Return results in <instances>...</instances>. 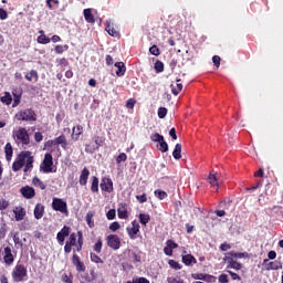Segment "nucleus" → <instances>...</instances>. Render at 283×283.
<instances>
[{
    "label": "nucleus",
    "instance_id": "obj_9",
    "mask_svg": "<svg viewBox=\"0 0 283 283\" xmlns=\"http://www.w3.org/2000/svg\"><path fill=\"white\" fill-rule=\"evenodd\" d=\"M106 241H107V245L111 249H114V251H118V249H120V238H118V235L111 234L106 238Z\"/></svg>",
    "mask_w": 283,
    "mask_h": 283
},
{
    "label": "nucleus",
    "instance_id": "obj_60",
    "mask_svg": "<svg viewBox=\"0 0 283 283\" xmlns=\"http://www.w3.org/2000/svg\"><path fill=\"white\" fill-rule=\"evenodd\" d=\"M132 260L133 262H140V254L136 253V252H132Z\"/></svg>",
    "mask_w": 283,
    "mask_h": 283
},
{
    "label": "nucleus",
    "instance_id": "obj_17",
    "mask_svg": "<svg viewBox=\"0 0 283 283\" xmlns=\"http://www.w3.org/2000/svg\"><path fill=\"white\" fill-rule=\"evenodd\" d=\"M88 178H90V169H87V167H84L80 175V185L82 187H85V185H87Z\"/></svg>",
    "mask_w": 283,
    "mask_h": 283
},
{
    "label": "nucleus",
    "instance_id": "obj_12",
    "mask_svg": "<svg viewBox=\"0 0 283 283\" xmlns=\"http://www.w3.org/2000/svg\"><path fill=\"white\" fill-rule=\"evenodd\" d=\"M102 191H106L107 193H112L114 191V181L109 178H103L99 185Z\"/></svg>",
    "mask_w": 283,
    "mask_h": 283
},
{
    "label": "nucleus",
    "instance_id": "obj_56",
    "mask_svg": "<svg viewBox=\"0 0 283 283\" xmlns=\"http://www.w3.org/2000/svg\"><path fill=\"white\" fill-rule=\"evenodd\" d=\"M9 206L10 203L6 199H0V211L6 210V208Z\"/></svg>",
    "mask_w": 283,
    "mask_h": 283
},
{
    "label": "nucleus",
    "instance_id": "obj_59",
    "mask_svg": "<svg viewBox=\"0 0 283 283\" xmlns=\"http://www.w3.org/2000/svg\"><path fill=\"white\" fill-rule=\"evenodd\" d=\"M219 282H220V283H229V275H227V274H220V275H219Z\"/></svg>",
    "mask_w": 283,
    "mask_h": 283
},
{
    "label": "nucleus",
    "instance_id": "obj_2",
    "mask_svg": "<svg viewBox=\"0 0 283 283\" xmlns=\"http://www.w3.org/2000/svg\"><path fill=\"white\" fill-rule=\"evenodd\" d=\"M13 138L15 139L17 145H22L23 149L30 147V134H28V129L19 128L13 132Z\"/></svg>",
    "mask_w": 283,
    "mask_h": 283
},
{
    "label": "nucleus",
    "instance_id": "obj_27",
    "mask_svg": "<svg viewBox=\"0 0 283 283\" xmlns=\"http://www.w3.org/2000/svg\"><path fill=\"white\" fill-rule=\"evenodd\" d=\"M208 181L209 185H211L212 187H220V182L218 181V176L216 175V172L209 174Z\"/></svg>",
    "mask_w": 283,
    "mask_h": 283
},
{
    "label": "nucleus",
    "instance_id": "obj_20",
    "mask_svg": "<svg viewBox=\"0 0 283 283\" xmlns=\"http://www.w3.org/2000/svg\"><path fill=\"white\" fill-rule=\"evenodd\" d=\"M224 262L228 263V269H234L235 271H240V269H242V263H239L238 261L228 258V259H223Z\"/></svg>",
    "mask_w": 283,
    "mask_h": 283
},
{
    "label": "nucleus",
    "instance_id": "obj_55",
    "mask_svg": "<svg viewBox=\"0 0 283 283\" xmlns=\"http://www.w3.org/2000/svg\"><path fill=\"white\" fill-rule=\"evenodd\" d=\"M136 200H138V202H140V205H143L144 202L147 201V195L146 193L137 195Z\"/></svg>",
    "mask_w": 283,
    "mask_h": 283
},
{
    "label": "nucleus",
    "instance_id": "obj_41",
    "mask_svg": "<svg viewBox=\"0 0 283 283\" xmlns=\"http://www.w3.org/2000/svg\"><path fill=\"white\" fill-rule=\"evenodd\" d=\"M67 50H70V46L67 44L55 46V53L56 54H63V52H67Z\"/></svg>",
    "mask_w": 283,
    "mask_h": 283
},
{
    "label": "nucleus",
    "instance_id": "obj_25",
    "mask_svg": "<svg viewBox=\"0 0 283 283\" xmlns=\"http://www.w3.org/2000/svg\"><path fill=\"white\" fill-rule=\"evenodd\" d=\"M52 145H61V147L65 149V147H67V139L64 135H61L52 142Z\"/></svg>",
    "mask_w": 283,
    "mask_h": 283
},
{
    "label": "nucleus",
    "instance_id": "obj_47",
    "mask_svg": "<svg viewBox=\"0 0 283 283\" xmlns=\"http://www.w3.org/2000/svg\"><path fill=\"white\" fill-rule=\"evenodd\" d=\"M149 52L153 56H160V49L157 45L150 46Z\"/></svg>",
    "mask_w": 283,
    "mask_h": 283
},
{
    "label": "nucleus",
    "instance_id": "obj_34",
    "mask_svg": "<svg viewBox=\"0 0 283 283\" xmlns=\"http://www.w3.org/2000/svg\"><path fill=\"white\" fill-rule=\"evenodd\" d=\"M150 220H151V217L149 214H147V213L139 214V222L144 227H147V224L149 223Z\"/></svg>",
    "mask_w": 283,
    "mask_h": 283
},
{
    "label": "nucleus",
    "instance_id": "obj_57",
    "mask_svg": "<svg viewBox=\"0 0 283 283\" xmlns=\"http://www.w3.org/2000/svg\"><path fill=\"white\" fill-rule=\"evenodd\" d=\"M109 229L111 231H118V229H120V223H118V221H115L111 223Z\"/></svg>",
    "mask_w": 283,
    "mask_h": 283
},
{
    "label": "nucleus",
    "instance_id": "obj_46",
    "mask_svg": "<svg viewBox=\"0 0 283 283\" xmlns=\"http://www.w3.org/2000/svg\"><path fill=\"white\" fill-rule=\"evenodd\" d=\"M93 249L95 253H101V251H103V240L98 239Z\"/></svg>",
    "mask_w": 283,
    "mask_h": 283
},
{
    "label": "nucleus",
    "instance_id": "obj_48",
    "mask_svg": "<svg viewBox=\"0 0 283 283\" xmlns=\"http://www.w3.org/2000/svg\"><path fill=\"white\" fill-rule=\"evenodd\" d=\"M91 260L95 264H103V259H101V256L96 255L95 253H91Z\"/></svg>",
    "mask_w": 283,
    "mask_h": 283
},
{
    "label": "nucleus",
    "instance_id": "obj_51",
    "mask_svg": "<svg viewBox=\"0 0 283 283\" xmlns=\"http://www.w3.org/2000/svg\"><path fill=\"white\" fill-rule=\"evenodd\" d=\"M127 283H149V280L145 277H137V279H134L133 281H127Z\"/></svg>",
    "mask_w": 283,
    "mask_h": 283
},
{
    "label": "nucleus",
    "instance_id": "obj_42",
    "mask_svg": "<svg viewBox=\"0 0 283 283\" xmlns=\"http://www.w3.org/2000/svg\"><path fill=\"white\" fill-rule=\"evenodd\" d=\"M155 197L158 198V200H165L167 198V192L164 190L157 189L155 190Z\"/></svg>",
    "mask_w": 283,
    "mask_h": 283
},
{
    "label": "nucleus",
    "instance_id": "obj_37",
    "mask_svg": "<svg viewBox=\"0 0 283 283\" xmlns=\"http://www.w3.org/2000/svg\"><path fill=\"white\" fill-rule=\"evenodd\" d=\"M91 191L93 193H98V179L95 176L92 178Z\"/></svg>",
    "mask_w": 283,
    "mask_h": 283
},
{
    "label": "nucleus",
    "instance_id": "obj_40",
    "mask_svg": "<svg viewBox=\"0 0 283 283\" xmlns=\"http://www.w3.org/2000/svg\"><path fill=\"white\" fill-rule=\"evenodd\" d=\"M93 218H94V212L93 211H88L86 213V222H87L88 227H91V228L94 227Z\"/></svg>",
    "mask_w": 283,
    "mask_h": 283
},
{
    "label": "nucleus",
    "instance_id": "obj_19",
    "mask_svg": "<svg viewBox=\"0 0 283 283\" xmlns=\"http://www.w3.org/2000/svg\"><path fill=\"white\" fill-rule=\"evenodd\" d=\"M33 213L35 220H41V218H43V213H45V207L41 203H38L34 208Z\"/></svg>",
    "mask_w": 283,
    "mask_h": 283
},
{
    "label": "nucleus",
    "instance_id": "obj_64",
    "mask_svg": "<svg viewBox=\"0 0 283 283\" xmlns=\"http://www.w3.org/2000/svg\"><path fill=\"white\" fill-rule=\"evenodd\" d=\"M212 63L216 65V67H220V56L214 55L212 57Z\"/></svg>",
    "mask_w": 283,
    "mask_h": 283
},
{
    "label": "nucleus",
    "instance_id": "obj_33",
    "mask_svg": "<svg viewBox=\"0 0 283 283\" xmlns=\"http://www.w3.org/2000/svg\"><path fill=\"white\" fill-rule=\"evenodd\" d=\"M13 242L17 249H23V241L19 237V232L13 233Z\"/></svg>",
    "mask_w": 283,
    "mask_h": 283
},
{
    "label": "nucleus",
    "instance_id": "obj_54",
    "mask_svg": "<svg viewBox=\"0 0 283 283\" xmlns=\"http://www.w3.org/2000/svg\"><path fill=\"white\" fill-rule=\"evenodd\" d=\"M106 218H107V220H114V218H116V210L111 209V210L106 213Z\"/></svg>",
    "mask_w": 283,
    "mask_h": 283
},
{
    "label": "nucleus",
    "instance_id": "obj_53",
    "mask_svg": "<svg viewBox=\"0 0 283 283\" xmlns=\"http://www.w3.org/2000/svg\"><path fill=\"white\" fill-rule=\"evenodd\" d=\"M135 105H136V99H134V98H129V99L126 102V107H127V109H134Z\"/></svg>",
    "mask_w": 283,
    "mask_h": 283
},
{
    "label": "nucleus",
    "instance_id": "obj_15",
    "mask_svg": "<svg viewBox=\"0 0 283 283\" xmlns=\"http://www.w3.org/2000/svg\"><path fill=\"white\" fill-rule=\"evenodd\" d=\"M181 258H182V262H184V264H186V266H191V264L198 263V260H196L193 255L187 254V251H184Z\"/></svg>",
    "mask_w": 283,
    "mask_h": 283
},
{
    "label": "nucleus",
    "instance_id": "obj_39",
    "mask_svg": "<svg viewBox=\"0 0 283 283\" xmlns=\"http://www.w3.org/2000/svg\"><path fill=\"white\" fill-rule=\"evenodd\" d=\"M1 103H3L4 105H11L12 95H10V93H6L4 96L1 97Z\"/></svg>",
    "mask_w": 283,
    "mask_h": 283
},
{
    "label": "nucleus",
    "instance_id": "obj_28",
    "mask_svg": "<svg viewBox=\"0 0 283 283\" xmlns=\"http://www.w3.org/2000/svg\"><path fill=\"white\" fill-rule=\"evenodd\" d=\"M73 264H75L77 271H85V266L76 253L73 254Z\"/></svg>",
    "mask_w": 283,
    "mask_h": 283
},
{
    "label": "nucleus",
    "instance_id": "obj_45",
    "mask_svg": "<svg viewBox=\"0 0 283 283\" xmlns=\"http://www.w3.org/2000/svg\"><path fill=\"white\" fill-rule=\"evenodd\" d=\"M168 264L170 269H175V271H180V269H182V265H180V263L174 260H169Z\"/></svg>",
    "mask_w": 283,
    "mask_h": 283
},
{
    "label": "nucleus",
    "instance_id": "obj_58",
    "mask_svg": "<svg viewBox=\"0 0 283 283\" xmlns=\"http://www.w3.org/2000/svg\"><path fill=\"white\" fill-rule=\"evenodd\" d=\"M167 282H168V283H185V281H182L181 279H176V277H174V276H169V277L167 279Z\"/></svg>",
    "mask_w": 283,
    "mask_h": 283
},
{
    "label": "nucleus",
    "instance_id": "obj_61",
    "mask_svg": "<svg viewBox=\"0 0 283 283\" xmlns=\"http://www.w3.org/2000/svg\"><path fill=\"white\" fill-rule=\"evenodd\" d=\"M230 249H231V244L230 243L224 242V243H222L220 245V250L221 251H229Z\"/></svg>",
    "mask_w": 283,
    "mask_h": 283
},
{
    "label": "nucleus",
    "instance_id": "obj_1",
    "mask_svg": "<svg viewBox=\"0 0 283 283\" xmlns=\"http://www.w3.org/2000/svg\"><path fill=\"white\" fill-rule=\"evenodd\" d=\"M23 167L24 174H28V171H32V168L34 167V157L29 150L21 151L18 155L17 160L12 165L13 171H21V168Z\"/></svg>",
    "mask_w": 283,
    "mask_h": 283
},
{
    "label": "nucleus",
    "instance_id": "obj_62",
    "mask_svg": "<svg viewBox=\"0 0 283 283\" xmlns=\"http://www.w3.org/2000/svg\"><path fill=\"white\" fill-rule=\"evenodd\" d=\"M193 280H207V275L206 274H192Z\"/></svg>",
    "mask_w": 283,
    "mask_h": 283
},
{
    "label": "nucleus",
    "instance_id": "obj_29",
    "mask_svg": "<svg viewBox=\"0 0 283 283\" xmlns=\"http://www.w3.org/2000/svg\"><path fill=\"white\" fill-rule=\"evenodd\" d=\"M170 87H171V93L175 96H178L182 92V83L171 84Z\"/></svg>",
    "mask_w": 283,
    "mask_h": 283
},
{
    "label": "nucleus",
    "instance_id": "obj_10",
    "mask_svg": "<svg viewBox=\"0 0 283 283\" xmlns=\"http://www.w3.org/2000/svg\"><path fill=\"white\" fill-rule=\"evenodd\" d=\"M3 262L7 266H12V264H14V254H12V248H4Z\"/></svg>",
    "mask_w": 283,
    "mask_h": 283
},
{
    "label": "nucleus",
    "instance_id": "obj_3",
    "mask_svg": "<svg viewBox=\"0 0 283 283\" xmlns=\"http://www.w3.org/2000/svg\"><path fill=\"white\" fill-rule=\"evenodd\" d=\"M11 277L13 282H23L28 277V269L23 264H17L12 270Z\"/></svg>",
    "mask_w": 283,
    "mask_h": 283
},
{
    "label": "nucleus",
    "instance_id": "obj_43",
    "mask_svg": "<svg viewBox=\"0 0 283 283\" xmlns=\"http://www.w3.org/2000/svg\"><path fill=\"white\" fill-rule=\"evenodd\" d=\"M155 70L157 74H160V72H165V64L161 61H157L155 63Z\"/></svg>",
    "mask_w": 283,
    "mask_h": 283
},
{
    "label": "nucleus",
    "instance_id": "obj_26",
    "mask_svg": "<svg viewBox=\"0 0 283 283\" xmlns=\"http://www.w3.org/2000/svg\"><path fill=\"white\" fill-rule=\"evenodd\" d=\"M182 145L180 144H176L175 149L172 151V157L175 158V160H180V158H182Z\"/></svg>",
    "mask_w": 283,
    "mask_h": 283
},
{
    "label": "nucleus",
    "instance_id": "obj_23",
    "mask_svg": "<svg viewBox=\"0 0 283 283\" xmlns=\"http://www.w3.org/2000/svg\"><path fill=\"white\" fill-rule=\"evenodd\" d=\"M4 153H6V160L10 163L12 160V154H14V150L12 148V144L7 143L4 146Z\"/></svg>",
    "mask_w": 283,
    "mask_h": 283
},
{
    "label": "nucleus",
    "instance_id": "obj_30",
    "mask_svg": "<svg viewBox=\"0 0 283 283\" xmlns=\"http://www.w3.org/2000/svg\"><path fill=\"white\" fill-rule=\"evenodd\" d=\"M25 78L27 81H34V83H36V81H39V73L36 70H32L30 73L25 74Z\"/></svg>",
    "mask_w": 283,
    "mask_h": 283
},
{
    "label": "nucleus",
    "instance_id": "obj_31",
    "mask_svg": "<svg viewBox=\"0 0 283 283\" xmlns=\"http://www.w3.org/2000/svg\"><path fill=\"white\" fill-rule=\"evenodd\" d=\"M81 134H83V126L77 125V126L73 127L72 138L74 140H78V136H81Z\"/></svg>",
    "mask_w": 283,
    "mask_h": 283
},
{
    "label": "nucleus",
    "instance_id": "obj_52",
    "mask_svg": "<svg viewBox=\"0 0 283 283\" xmlns=\"http://www.w3.org/2000/svg\"><path fill=\"white\" fill-rule=\"evenodd\" d=\"M167 116V108L166 107H159L158 108V118H165Z\"/></svg>",
    "mask_w": 283,
    "mask_h": 283
},
{
    "label": "nucleus",
    "instance_id": "obj_16",
    "mask_svg": "<svg viewBox=\"0 0 283 283\" xmlns=\"http://www.w3.org/2000/svg\"><path fill=\"white\" fill-rule=\"evenodd\" d=\"M117 214H118V218H120L122 220H127V218L129 217L127 214V203L118 205Z\"/></svg>",
    "mask_w": 283,
    "mask_h": 283
},
{
    "label": "nucleus",
    "instance_id": "obj_6",
    "mask_svg": "<svg viewBox=\"0 0 283 283\" xmlns=\"http://www.w3.org/2000/svg\"><path fill=\"white\" fill-rule=\"evenodd\" d=\"M67 244L71 247H75L76 251H81L83 249V232L78 231L77 232V243H76V233H71L69 241H66Z\"/></svg>",
    "mask_w": 283,
    "mask_h": 283
},
{
    "label": "nucleus",
    "instance_id": "obj_13",
    "mask_svg": "<svg viewBox=\"0 0 283 283\" xmlns=\"http://www.w3.org/2000/svg\"><path fill=\"white\" fill-rule=\"evenodd\" d=\"M20 192L22 193L23 198H27V200H32V198L36 196V191H34V188L30 186L22 187Z\"/></svg>",
    "mask_w": 283,
    "mask_h": 283
},
{
    "label": "nucleus",
    "instance_id": "obj_63",
    "mask_svg": "<svg viewBox=\"0 0 283 283\" xmlns=\"http://www.w3.org/2000/svg\"><path fill=\"white\" fill-rule=\"evenodd\" d=\"M34 140H35V143H41V140H43V134H41V133H35L34 134Z\"/></svg>",
    "mask_w": 283,
    "mask_h": 283
},
{
    "label": "nucleus",
    "instance_id": "obj_38",
    "mask_svg": "<svg viewBox=\"0 0 283 283\" xmlns=\"http://www.w3.org/2000/svg\"><path fill=\"white\" fill-rule=\"evenodd\" d=\"M159 151H161L163 154L169 151V145L167 144V142H165V139H161V142H159Z\"/></svg>",
    "mask_w": 283,
    "mask_h": 283
},
{
    "label": "nucleus",
    "instance_id": "obj_36",
    "mask_svg": "<svg viewBox=\"0 0 283 283\" xmlns=\"http://www.w3.org/2000/svg\"><path fill=\"white\" fill-rule=\"evenodd\" d=\"M32 185L38 187V189H42V190L45 189V184L41 179H39V177H34L32 179Z\"/></svg>",
    "mask_w": 283,
    "mask_h": 283
},
{
    "label": "nucleus",
    "instance_id": "obj_49",
    "mask_svg": "<svg viewBox=\"0 0 283 283\" xmlns=\"http://www.w3.org/2000/svg\"><path fill=\"white\" fill-rule=\"evenodd\" d=\"M125 160H127V155L125 153H120L116 158L117 165H120V163H125Z\"/></svg>",
    "mask_w": 283,
    "mask_h": 283
},
{
    "label": "nucleus",
    "instance_id": "obj_50",
    "mask_svg": "<svg viewBox=\"0 0 283 283\" xmlns=\"http://www.w3.org/2000/svg\"><path fill=\"white\" fill-rule=\"evenodd\" d=\"M94 280H96V275H93V277L86 275V276H82L81 283H92L94 282Z\"/></svg>",
    "mask_w": 283,
    "mask_h": 283
},
{
    "label": "nucleus",
    "instance_id": "obj_4",
    "mask_svg": "<svg viewBox=\"0 0 283 283\" xmlns=\"http://www.w3.org/2000/svg\"><path fill=\"white\" fill-rule=\"evenodd\" d=\"M15 118H18V120H23L25 123H32L36 120V113H34L32 108H25L18 112Z\"/></svg>",
    "mask_w": 283,
    "mask_h": 283
},
{
    "label": "nucleus",
    "instance_id": "obj_32",
    "mask_svg": "<svg viewBox=\"0 0 283 283\" xmlns=\"http://www.w3.org/2000/svg\"><path fill=\"white\" fill-rule=\"evenodd\" d=\"M84 18L87 23H94V15L92 14V9H84Z\"/></svg>",
    "mask_w": 283,
    "mask_h": 283
},
{
    "label": "nucleus",
    "instance_id": "obj_8",
    "mask_svg": "<svg viewBox=\"0 0 283 283\" xmlns=\"http://www.w3.org/2000/svg\"><path fill=\"white\" fill-rule=\"evenodd\" d=\"M126 231L130 240H136V238H138V233H140V224L138 223V221L134 220L132 222V227H127Z\"/></svg>",
    "mask_w": 283,
    "mask_h": 283
},
{
    "label": "nucleus",
    "instance_id": "obj_24",
    "mask_svg": "<svg viewBox=\"0 0 283 283\" xmlns=\"http://www.w3.org/2000/svg\"><path fill=\"white\" fill-rule=\"evenodd\" d=\"M245 255H247V253L233 252V251H231V252L226 253L223 260H228V258H230V260H233V258H235V259H242V258H244Z\"/></svg>",
    "mask_w": 283,
    "mask_h": 283
},
{
    "label": "nucleus",
    "instance_id": "obj_21",
    "mask_svg": "<svg viewBox=\"0 0 283 283\" xmlns=\"http://www.w3.org/2000/svg\"><path fill=\"white\" fill-rule=\"evenodd\" d=\"M279 269H282V262L280 261H272L265 265L266 271H279Z\"/></svg>",
    "mask_w": 283,
    "mask_h": 283
},
{
    "label": "nucleus",
    "instance_id": "obj_7",
    "mask_svg": "<svg viewBox=\"0 0 283 283\" xmlns=\"http://www.w3.org/2000/svg\"><path fill=\"white\" fill-rule=\"evenodd\" d=\"M54 165L52 154H45L41 169L43 174H52V166Z\"/></svg>",
    "mask_w": 283,
    "mask_h": 283
},
{
    "label": "nucleus",
    "instance_id": "obj_14",
    "mask_svg": "<svg viewBox=\"0 0 283 283\" xmlns=\"http://www.w3.org/2000/svg\"><path fill=\"white\" fill-rule=\"evenodd\" d=\"M105 31L107 32V34H109V36H114L115 39H118V36H120V33H118V31L114 29V23H112V20L106 21Z\"/></svg>",
    "mask_w": 283,
    "mask_h": 283
},
{
    "label": "nucleus",
    "instance_id": "obj_11",
    "mask_svg": "<svg viewBox=\"0 0 283 283\" xmlns=\"http://www.w3.org/2000/svg\"><path fill=\"white\" fill-rule=\"evenodd\" d=\"M72 231V229L67 226H64L60 232H57L56 235V240L59 242V244L63 245V243L65 242V238H67V235H70V232Z\"/></svg>",
    "mask_w": 283,
    "mask_h": 283
},
{
    "label": "nucleus",
    "instance_id": "obj_22",
    "mask_svg": "<svg viewBox=\"0 0 283 283\" xmlns=\"http://www.w3.org/2000/svg\"><path fill=\"white\" fill-rule=\"evenodd\" d=\"M115 67L117 69L116 76H125V72H127V67L125 66V63L117 62L115 63Z\"/></svg>",
    "mask_w": 283,
    "mask_h": 283
},
{
    "label": "nucleus",
    "instance_id": "obj_44",
    "mask_svg": "<svg viewBox=\"0 0 283 283\" xmlns=\"http://www.w3.org/2000/svg\"><path fill=\"white\" fill-rule=\"evenodd\" d=\"M163 139H165V137L158 133L150 135V140H153V143H160Z\"/></svg>",
    "mask_w": 283,
    "mask_h": 283
},
{
    "label": "nucleus",
    "instance_id": "obj_5",
    "mask_svg": "<svg viewBox=\"0 0 283 283\" xmlns=\"http://www.w3.org/2000/svg\"><path fill=\"white\" fill-rule=\"evenodd\" d=\"M52 209L54 211H60V213H63L64 216H69L70 214V212L67 211V202H65L61 198H56V197L53 198Z\"/></svg>",
    "mask_w": 283,
    "mask_h": 283
},
{
    "label": "nucleus",
    "instance_id": "obj_35",
    "mask_svg": "<svg viewBox=\"0 0 283 283\" xmlns=\"http://www.w3.org/2000/svg\"><path fill=\"white\" fill-rule=\"evenodd\" d=\"M40 36H38V43H41L42 45H48L50 43V38H48L45 34H43V31H40Z\"/></svg>",
    "mask_w": 283,
    "mask_h": 283
},
{
    "label": "nucleus",
    "instance_id": "obj_18",
    "mask_svg": "<svg viewBox=\"0 0 283 283\" xmlns=\"http://www.w3.org/2000/svg\"><path fill=\"white\" fill-rule=\"evenodd\" d=\"M13 213L17 222H21V220L25 218V209H23V207H15Z\"/></svg>",
    "mask_w": 283,
    "mask_h": 283
}]
</instances>
